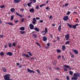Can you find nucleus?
Listing matches in <instances>:
<instances>
[{"instance_id": "obj_44", "label": "nucleus", "mask_w": 80, "mask_h": 80, "mask_svg": "<svg viewBox=\"0 0 80 80\" xmlns=\"http://www.w3.org/2000/svg\"><path fill=\"white\" fill-rule=\"evenodd\" d=\"M24 20H25L24 18H22L21 20V22H23L24 21Z\"/></svg>"}, {"instance_id": "obj_54", "label": "nucleus", "mask_w": 80, "mask_h": 80, "mask_svg": "<svg viewBox=\"0 0 80 80\" xmlns=\"http://www.w3.org/2000/svg\"><path fill=\"white\" fill-rule=\"evenodd\" d=\"M8 46V45L7 44H6V45H5L4 46V48H7Z\"/></svg>"}, {"instance_id": "obj_27", "label": "nucleus", "mask_w": 80, "mask_h": 80, "mask_svg": "<svg viewBox=\"0 0 80 80\" xmlns=\"http://www.w3.org/2000/svg\"><path fill=\"white\" fill-rule=\"evenodd\" d=\"M5 23L6 24H9L11 25H13V23H12V22H5Z\"/></svg>"}, {"instance_id": "obj_48", "label": "nucleus", "mask_w": 80, "mask_h": 80, "mask_svg": "<svg viewBox=\"0 0 80 80\" xmlns=\"http://www.w3.org/2000/svg\"><path fill=\"white\" fill-rule=\"evenodd\" d=\"M36 9H39V6L38 5L36 6Z\"/></svg>"}, {"instance_id": "obj_52", "label": "nucleus", "mask_w": 80, "mask_h": 80, "mask_svg": "<svg viewBox=\"0 0 80 80\" xmlns=\"http://www.w3.org/2000/svg\"><path fill=\"white\" fill-rule=\"evenodd\" d=\"M61 58V56L60 55H59L58 57H57L58 59H59V58Z\"/></svg>"}, {"instance_id": "obj_11", "label": "nucleus", "mask_w": 80, "mask_h": 80, "mask_svg": "<svg viewBox=\"0 0 80 80\" xmlns=\"http://www.w3.org/2000/svg\"><path fill=\"white\" fill-rule=\"evenodd\" d=\"M72 50L76 54H78V51L77 50H76V49H72Z\"/></svg>"}, {"instance_id": "obj_36", "label": "nucleus", "mask_w": 80, "mask_h": 80, "mask_svg": "<svg viewBox=\"0 0 80 80\" xmlns=\"http://www.w3.org/2000/svg\"><path fill=\"white\" fill-rule=\"evenodd\" d=\"M56 38H57V40L58 41H60V37H57Z\"/></svg>"}, {"instance_id": "obj_20", "label": "nucleus", "mask_w": 80, "mask_h": 80, "mask_svg": "<svg viewBox=\"0 0 80 80\" xmlns=\"http://www.w3.org/2000/svg\"><path fill=\"white\" fill-rule=\"evenodd\" d=\"M34 29L35 31H36L37 32H39V29L38 28L35 27Z\"/></svg>"}, {"instance_id": "obj_10", "label": "nucleus", "mask_w": 80, "mask_h": 80, "mask_svg": "<svg viewBox=\"0 0 80 80\" xmlns=\"http://www.w3.org/2000/svg\"><path fill=\"white\" fill-rule=\"evenodd\" d=\"M22 57H26L27 58H30V56L28 54H25V53H23L22 54Z\"/></svg>"}, {"instance_id": "obj_33", "label": "nucleus", "mask_w": 80, "mask_h": 80, "mask_svg": "<svg viewBox=\"0 0 80 80\" xmlns=\"http://www.w3.org/2000/svg\"><path fill=\"white\" fill-rule=\"evenodd\" d=\"M14 18V16H12L11 17V20H10L11 21H12Z\"/></svg>"}, {"instance_id": "obj_51", "label": "nucleus", "mask_w": 80, "mask_h": 80, "mask_svg": "<svg viewBox=\"0 0 80 80\" xmlns=\"http://www.w3.org/2000/svg\"><path fill=\"white\" fill-rule=\"evenodd\" d=\"M69 5L68 3H66L65 4V6L67 7Z\"/></svg>"}, {"instance_id": "obj_37", "label": "nucleus", "mask_w": 80, "mask_h": 80, "mask_svg": "<svg viewBox=\"0 0 80 80\" xmlns=\"http://www.w3.org/2000/svg\"><path fill=\"white\" fill-rule=\"evenodd\" d=\"M57 53H59V52H61V51L60 49H58L57 50Z\"/></svg>"}, {"instance_id": "obj_45", "label": "nucleus", "mask_w": 80, "mask_h": 80, "mask_svg": "<svg viewBox=\"0 0 80 80\" xmlns=\"http://www.w3.org/2000/svg\"><path fill=\"white\" fill-rule=\"evenodd\" d=\"M36 71L37 72H38V73H39V74H40V71H39L38 69H37V70Z\"/></svg>"}, {"instance_id": "obj_17", "label": "nucleus", "mask_w": 80, "mask_h": 80, "mask_svg": "<svg viewBox=\"0 0 80 80\" xmlns=\"http://www.w3.org/2000/svg\"><path fill=\"white\" fill-rule=\"evenodd\" d=\"M57 62V61L56 60H54L53 62H52V65H55Z\"/></svg>"}, {"instance_id": "obj_25", "label": "nucleus", "mask_w": 80, "mask_h": 80, "mask_svg": "<svg viewBox=\"0 0 80 80\" xmlns=\"http://www.w3.org/2000/svg\"><path fill=\"white\" fill-rule=\"evenodd\" d=\"M61 25H59L58 27V30L59 32H60L61 31Z\"/></svg>"}, {"instance_id": "obj_47", "label": "nucleus", "mask_w": 80, "mask_h": 80, "mask_svg": "<svg viewBox=\"0 0 80 80\" xmlns=\"http://www.w3.org/2000/svg\"><path fill=\"white\" fill-rule=\"evenodd\" d=\"M63 69L66 72L67 71V69L65 68H63Z\"/></svg>"}, {"instance_id": "obj_28", "label": "nucleus", "mask_w": 80, "mask_h": 80, "mask_svg": "<svg viewBox=\"0 0 80 80\" xmlns=\"http://www.w3.org/2000/svg\"><path fill=\"white\" fill-rule=\"evenodd\" d=\"M34 9H33V8H32L31 9H30L29 10V12H34Z\"/></svg>"}, {"instance_id": "obj_4", "label": "nucleus", "mask_w": 80, "mask_h": 80, "mask_svg": "<svg viewBox=\"0 0 80 80\" xmlns=\"http://www.w3.org/2000/svg\"><path fill=\"white\" fill-rule=\"evenodd\" d=\"M27 71L28 72H30L31 73H35V71H34L33 70H31L30 69H29L28 68L27 69Z\"/></svg>"}, {"instance_id": "obj_57", "label": "nucleus", "mask_w": 80, "mask_h": 80, "mask_svg": "<svg viewBox=\"0 0 80 80\" xmlns=\"http://www.w3.org/2000/svg\"><path fill=\"white\" fill-rule=\"evenodd\" d=\"M50 43H48L47 44V46H50Z\"/></svg>"}, {"instance_id": "obj_30", "label": "nucleus", "mask_w": 80, "mask_h": 80, "mask_svg": "<svg viewBox=\"0 0 80 80\" xmlns=\"http://www.w3.org/2000/svg\"><path fill=\"white\" fill-rule=\"evenodd\" d=\"M32 37L33 38H36L37 37V36L35 34H32Z\"/></svg>"}, {"instance_id": "obj_1", "label": "nucleus", "mask_w": 80, "mask_h": 80, "mask_svg": "<svg viewBox=\"0 0 80 80\" xmlns=\"http://www.w3.org/2000/svg\"><path fill=\"white\" fill-rule=\"evenodd\" d=\"M80 73L79 72H77V73H75L73 74L74 77H73L72 78V80H77L78 77H80Z\"/></svg>"}, {"instance_id": "obj_42", "label": "nucleus", "mask_w": 80, "mask_h": 80, "mask_svg": "<svg viewBox=\"0 0 80 80\" xmlns=\"http://www.w3.org/2000/svg\"><path fill=\"white\" fill-rule=\"evenodd\" d=\"M25 10L23 8H21V9H20V11H21L22 12H23V11H24Z\"/></svg>"}, {"instance_id": "obj_41", "label": "nucleus", "mask_w": 80, "mask_h": 80, "mask_svg": "<svg viewBox=\"0 0 80 80\" xmlns=\"http://www.w3.org/2000/svg\"><path fill=\"white\" fill-rule=\"evenodd\" d=\"M36 43L37 45L38 46H39L40 47H41V45H40V44L38 42H36Z\"/></svg>"}, {"instance_id": "obj_50", "label": "nucleus", "mask_w": 80, "mask_h": 80, "mask_svg": "<svg viewBox=\"0 0 80 80\" xmlns=\"http://www.w3.org/2000/svg\"><path fill=\"white\" fill-rule=\"evenodd\" d=\"M66 78L67 80H69L70 79V78L68 76H67L66 77Z\"/></svg>"}, {"instance_id": "obj_5", "label": "nucleus", "mask_w": 80, "mask_h": 80, "mask_svg": "<svg viewBox=\"0 0 80 80\" xmlns=\"http://www.w3.org/2000/svg\"><path fill=\"white\" fill-rule=\"evenodd\" d=\"M32 23L33 25H35L37 23V21L35 18H32Z\"/></svg>"}, {"instance_id": "obj_18", "label": "nucleus", "mask_w": 80, "mask_h": 80, "mask_svg": "<svg viewBox=\"0 0 80 80\" xmlns=\"http://www.w3.org/2000/svg\"><path fill=\"white\" fill-rule=\"evenodd\" d=\"M65 45H62V51L65 50Z\"/></svg>"}, {"instance_id": "obj_35", "label": "nucleus", "mask_w": 80, "mask_h": 80, "mask_svg": "<svg viewBox=\"0 0 80 80\" xmlns=\"http://www.w3.org/2000/svg\"><path fill=\"white\" fill-rule=\"evenodd\" d=\"M69 74L71 75H72L73 74V72L72 71H70L69 72Z\"/></svg>"}, {"instance_id": "obj_22", "label": "nucleus", "mask_w": 80, "mask_h": 80, "mask_svg": "<svg viewBox=\"0 0 80 80\" xmlns=\"http://www.w3.org/2000/svg\"><path fill=\"white\" fill-rule=\"evenodd\" d=\"M25 28L24 27H21L19 28V30H22V31H24L25 30Z\"/></svg>"}, {"instance_id": "obj_13", "label": "nucleus", "mask_w": 80, "mask_h": 80, "mask_svg": "<svg viewBox=\"0 0 80 80\" xmlns=\"http://www.w3.org/2000/svg\"><path fill=\"white\" fill-rule=\"evenodd\" d=\"M42 40L44 42H46L47 40V38L46 37L43 36L42 38Z\"/></svg>"}, {"instance_id": "obj_12", "label": "nucleus", "mask_w": 80, "mask_h": 80, "mask_svg": "<svg viewBox=\"0 0 80 80\" xmlns=\"http://www.w3.org/2000/svg\"><path fill=\"white\" fill-rule=\"evenodd\" d=\"M21 0H14V2L16 3H18L20 2Z\"/></svg>"}, {"instance_id": "obj_19", "label": "nucleus", "mask_w": 80, "mask_h": 80, "mask_svg": "<svg viewBox=\"0 0 80 80\" xmlns=\"http://www.w3.org/2000/svg\"><path fill=\"white\" fill-rule=\"evenodd\" d=\"M11 11L12 12H15V9L14 8H11L10 9Z\"/></svg>"}, {"instance_id": "obj_14", "label": "nucleus", "mask_w": 80, "mask_h": 80, "mask_svg": "<svg viewBox=\"0 0 80 80\" xmlns=\"http://www.w3.org/2000/svg\"><path fill=\"white\" fill-rule=\"evenodd\" d=\"M16 14L19 17H21V18H22L23 17V16L22 15H21L20 14H18V12H16Z\"/></svg>"}, {"instance_id": "obj_39", "label": "nucleus", "mask_w": 80, "mask_h": 80, "mask_svg": "<svg viewBox=\"0 0 80 80\" xmlns=\"http://www.w3.org/2000/svg\"><path fill=\"white\" fill-rule=\"evenodd\" d=\"M0 55L2 56H3L4 55V53L2 52H0Z\"/></svg>"}, {"instance_id": "obj_63", "label": "nucleus", "mask_w": 80, "mask_h": 80, "mask_svg": "<svg viewBox=\"0 0 80 80\" xmlns=\"http://www.w3.org/2000/svg\"><path fill=\"white\" fill-rule=\"evenodd\" d=\"M42 6H45L46 5V3H44V4H42Z\"/></svg>"}, {"instance_id": "obj_38", "label": "nucleus", "mask_w": 80, "mask_h": 80, "mask_svg": "<svg viewBox=\"0 0 80 80\" xmlns=\"http://www.w3.org/2000/svg\"><path fill=\"white\" fill-rule=\"evenodd\" d=\"M23 6H24V8H26V7L27 6V4H26V3H23Z\"/></svg>"}, {"instance_id": "obj_34", "label": "nucleus", "mask_w": 80, "mask_h": 80, "mask_svg": "<svg viewBox=\"0 0 80 80\" xmlns=\"http://www.w3.org/2000/svg\"><path fill=\"white\" fill-rule=\"evenodd\" d=\"M45 32L47 33L48 32L47 28L46 27L45 28Z\"/></svg>"}, {"instance_id": "obj_61", "label": "nucleus", "mask_w": 80, "mask_h": 80, "mask_svg": "<svg viewBox=\"0 0 80 80\" xmlns=\"http://www.w3.org/2000/svg\"><path fill=\"white\" fill-rule=\"evenodd\" d=\"M52 27H54L55 26V24H52Z\"/></svg>"}, {"instance_id": "obj_56", "label": "nucleus", "mask_w": 80, "mask_h": 80, "mask_svg": "<svg viewBox=\"0 0 80 80\" xmlns=\"http://www.w3.org/2000/svg\"><path fill=\"white\" fill-rule=\"evenodd\" d=\"M52 16H49V19H51V18H52Z\"/></svg>"}, {"instance_id": "obj_16", "label": "nucleus", "mask_w": 80, "mask_h": 80, "mask_svg": "<svg viewBox=\"0 0 80 80\" xmlns=\"http://www.w3.org/2000/svg\"><path fill=\"white\" fill-rule=\"evenodd\" d=\"M8 46L9 48H11L12 46V44L11 42H9L8 43Z\"/></svg>"}, {"instance_id": "obj_2", "label": "nucleus", "mask_w": 80, "mask_h": 80, "mask_svg": "<svg viewBox=\"0 0 80 80\" xmlns=\"http://www.w3.org/2000/svg\"><path fill=\"white\" fill-rule=\"evenodd\" d=\"M67 25L70 28H73L74 29H75L76 28V26L79 25L78 24H76L75 25H71L69 23H67Z\"/></svg>"}, {"instance_id": "obj_59", "label": "nucleus", "mask_w": 80, "mask_h": 80, "mask_svg": "<svg viewBox=\"0 0 80 80\" xmlns=\"http://www.w3.org/2000/svg\"><path fill=\"white\" fill-rule=\"evenodd\" d=\"M36 20H39L40 18H39L38 17H37L36 18Z\"/></svg>"}, {"instance_id": "obj_62", "label": "nucleus", "mask_w": 80, "mask_h": 80, "mask_svg": "<svg viewBox=\"0 0 80 80\" xmlns=\"http://www.w3.org/2000/svg\"><path fill=\"white\" fill-rule=\"evenodd\" d=\"M45 32L44 31L42 30V31H41V33H44Z\"/></svg>"}, {"instance_id": "obj_31", "label": "nucleus", "mask_w": 80, "mask_h": 80, "mask_svg": "<svg viewBox=\"0 0 80 80\" xmlns=\"http://www.w3.org/2000/svg\"><path fill=\"white\" fill-rule=\"evenodd\" d=\"M17 45V42H13L12 43V46L15 47V46Z\"/></svg>"}, {"instance_id": "obj_60", "label": "nucleus", "mask_w": 80, "mask_h": 80, "mask_svg": "<svg viewBox=\"0 0 80 80\" xmlns=\"http://www.w3.org/2000/svg\"><path fill=\"white\" fill-rule=\"evenodd\" d=\"M50 37H51V38H53V35H52V34H51V35H50Z\"/></svg>"}, {"instance_id": "obj_15", "label": "nucleus", "mask_w": 80, "mask_h": 80, "mask_svg": "<svg viewBox=\"0 0 80 80\" xmlns=\"http://www.w3.org/2000/svg\"><path fill=\"white\" fill-rule=\"evenodd\" d=\"M64 66L65 67H66L68 68H69V70H71V68L70 67V66H68V65H64Z\"/></svg>"}, {"instance_id": "obj_43", "label": "nucleus", "mask_w": 80, "mask_h": 80, "mask_svg": "<svg viewBox=\"0 0 80 80\" xmlns=\"http://www.w3.org/2000/svg\"><path fill=\"white\" fill-rule=\"evenodd\" d=\"M4 5H1L0 6V8H2L4 7Z\"/></svg>"}, {"instance_id": "obj_21", "label": "nucleus", "mask_w": 80, "mask_h": 80, "mask_svg": "<svg viewBox=\"0 0 80 80\" xmlns=\"http://www.w3.org/2000/svg\"><path fill=\"white\" fill-rule=\"evenodd\" d=\"M70 54L71 55V57L72 58H73L74 57V55L73 53L70 52Z\"/></svg>"}, {"instance_id": "obj_46", "label": "nucleus", "mask_w": 80, "mask_h": 80, "mask_svg": "<svg viewBox=\"0 0 80 80\" xmlns=\"http://www.w3.org/2000/svg\"><path fill=\"white\" fill-rule=\"evenodd\" d=\"M14 22L15 23H17L18 22V20H16V21H14Z\"/></svg>"}, {"instance_id": "obj_7", "label": "nucleus", "mask_w": 80, "mask_h": 80, "mask_svg": "<svg viewBox=\"0 0 80 80\" xmlns=\"http://www.w3.org/2000/svg\"><path fill=\"white\" fill-rule=\"evenodd\" d=\"M29 27L30 29L32 30L34 29V26L32 24H30L29 25Z\"/></svg>"}, {"instance_id": "obj_23", "label": "nucleus", "mask_w": 80, "mask_h": 80, "mask_svg": "<svg viewBox=\"0 0 80 80\" xmlns=\"http://www.w3.org/2000/svg\"><path fill=\"white\" fill-rule=\"evenodd\" d=\"M2 69L3 70V71L4 72H7V70L5 68H2Z\"/></svg>"}, {"instance_id": "obj_32", "label": "nucleus", "mask_w": 80, "mask_h": 80, "mask_svg": "<svg viewBox=\"0 0 80 80\" xmlns=\"http://www.w3.org/2000/svg\"><path fill=\"white\" fill-rule=\"evenodd\" d=\"M27 53H29V55L30 56H32V53L29 52H27Z\"/></svg>"}, {"instance_id": "obj_9", "label": "nucleus", "mask_w": 80, "mask_h": 80, "mask_svg": "<svg viewBox=\"0 0 80 80\" xmlns=\"http://www.w3.org/2000/svg\"><path fill=\"white\" fill-rule=\"evenodd\" d=\"M6 55L7 56H11L12 55V53L11 52H6Z\"/></svg>"}, {"instance_id": "obj_53", "label": "nucleus", "mask_w": 80, "mask_h": 80, "mask_svg": "<svg viewBox=\"0 0 80 80\" xmlns=\"http://www.w3.org/2000/svg\"><path fill=\"white\" fill-rule=\"evenodd\" d=\"M43 20H41L39 21V23H43Z\"/></svg>"}, {"instance_id": "obj_40", "label": "nucleus", "mask_w": 80, "mask_h": 80, "mask_svg": "<svg viewBox=\"0 0 80 80\" xmlns=\"http://www.w3.org/2000/svg\"><path fill=\"white\" fill-rule=\"evenodd\" d=\"M70 42L69 41L66 42V43H65V45L68 44L70 43Z\"/></svg>"}, {"instance_id": "obj_3", "label": "nucleus", "mask_w": 80, "mask_h": 80, "mask_svg": "<svg viewBox=\"0 0 80 80\" xmlns=\"http://www.w3.org/2000/svg\"><path fill=\"white\" fill-rule=\"evenodd\" d=\"M4 78L5 80H8L9 78H10V77L9 76L8 74H7L4 75Z\"/></svg>"}, {"instance_id": "obj_6", "label": "nucleus", "mask_w": 80, "mask_h": 80, "mask_svg": "<svg viewBox=\"0 0 80 80\" xmlns=\"http://www.w3.org/2000/svg\"><path fill=\"white\" fill-rule=\"evenodd\" d=\"M65 38H66V40L68 41L69 39V38L70 37V36H69V34H67L65 36Z\"/></svg>"}, {"instance_id": "obj_49", "label": "nucleus", "mask_w": 80, "mask_h": 80, "mask_svg": "<svg viewBox=\"0 0 80 80\" xmlns=\"http://www.w3.org/2000/svg\"><path fill=\"white\" fill-rule=\"evenodd\" d=\"M70 12L69 11H68V12L67 13V15H70Z\"/></svg>"}, {"instance_id": "obj_55", "label": "nucleus", "mask_w": 80, "mask_h": 80, "mask_svg": "<svg viewBox=\"0 0 80 80\" xmlns=\"http://www.w3.org/2000/svg\"><path fill=\"white\" fill-rule=\"evenodd\" d=\"M34 59H35L34 58H31V59H30V60H33Z\"/></svg>"}, {"instance_id": "obj_64", "label": "nucleus", "mask_w": 80, "mask_h": 80, "mask_svg": "<svg viewBox=\"0 0 80 80\" xmlns=\"http://www.w3.org/2000/svg\"><path fill=\"white\" fill-rule=\"evenodd\" d=\"M16 65H18V66L20 65V63H16Z\"/></svg>"}, {"instance_id": "obj_8", "label": "nucleus", "mask_w": 80, "mask_h": 80, "mask_svg": "<svg viewBox=\"0 0 80 80\" xmlns=\"http://www.w3.org/2000/svg\"><path fill=\"white\" fill-rule=\"evenodd\" d=\"M68 19V17L67 16H65L63 18V20L65 21H67Z\"/></svg>"}, {"instance_id": "obj_29", "label": "nucleus", "mask_w": 80, "mask_h": 80, "mask_svg": "<svg viewBox=\"0 0 80 80\" xmlns=\"http://www.w3.org/2000/svg\"><path fill=\"white\" fill-rule=\"evenodd\" d=\"M32 2H29V3H28L27 5L29 7H31V4H32Z\"/></svg>"}, {"instance_id": "obj_26", "label": "nucleus", "mask_w": 80, "mask_h": 80, "mask_svg": "<svg viewBox=\"0 0 80 80\" xmlns=\"http://www.w3.org/2000/svg\"><path fill=\"white\" fill-rule=\"evenodd\" d=\"M20 33L22 34H25L26 33V32L25 31H21V32H20Z\"/></svg>"}, {"instance_id": "obj_58", "label": "nucleus", "mask_w": 80, "mask_h": 80, "mask_svg": "<svg viewBox=\"0 0 80 80\" xmlns=\"http://www.w3.org/2000/svg\"><path fill=\"white\" fill-rule=\"evenodd\" d=\"M18 48H19V49H20L21 47L20 45H18Z\"/></svg>"}, {"instance_id": "obj_24", "label": "nucleus", "mask_w": 80, "mask_h": 80, "mask_svg": "<svg viewBox=\"0 0 80 80\" xmlns=\"http://www.w3.org/2000/svg\"><path fill=\"white\" fill-rule=\"evenodd\" d=\"M32 3H35L36 2V0H29Z\"/></svg>"}]
</instances>
